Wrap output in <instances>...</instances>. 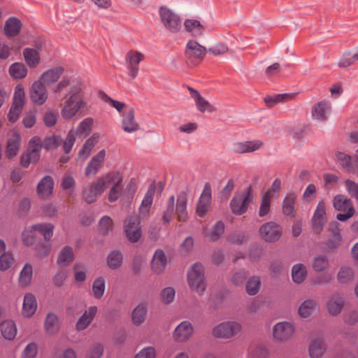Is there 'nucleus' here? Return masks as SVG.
<instances>
[{"mask_svg":"<svg viewBox=\"0 0 358 358\" xmlns=\"http://www.w3.org/2000/svg\"><path fill=\"white\" fill-rule=\"evenodd\" d=\"M176 212L177 220L185 222L189 218L187 212V198L185 194L177 196L176 201L174 195H171L166 203V209L163 213L162 220L165 223H169Z\"/></svg>","mask_w":358,"mask_h":358,"instance_id":"f257e3e1","label":"nucleus"},{"mask_svg":"<svg viewBox=\"0 0 358 358\" xmlns=\"http://www.w3.org/2000/svg\"><path fill=\"white\" fill-rule=\"evenodd\" d=\"M66 98L65 101L61 104V115L65 120L72 119L87 106L81 86H72L70 95Z\"/></svg>","mask_w":358,"mask_h":358,"instance_id":"f03ea898","label":"nucleus"},{"mask_svg":"<svg viewBox=\"0 0 358 358\" xmlns=\"http://www.w3.org/2000/svg\"><path fill=\"white\" fill-rule=\"evenodd\" d=\"M187 282L189 289L201 296L207 287L205 268L202 264L196 262L192 264L187 273Z\"/></svg>","mask_w":358,"mask_h":358,"instance_id":"7ed1b4c3","label":"nucleus"},{"mask_svg":"<svg viewBox=\"0 0 358 358\" xmlns=\"http://www.w3.org/2000/svg\"><path fill=\"white\" fill-rule=\"evenodd\" d=\"M242 324L235 320L222 322L213 327L212 336L216 339L229 340L238 336L242 331Z\"/></svg>","mask_w":358,"mask_h":358,"instance_id":"20e7f679","label":"nucleus"},{"mask_svg":"<svg viewBox=\"0 0 358 358\" xmlns=\"http://www.w3.org/2000/svg\"><path fill=\"white\" fill-rule=\"evenodd\" d=\"M109 173L98 178L95 181L83 188V196L87 203L95 202L108 188Z\"/></svg>","mask_w":358,"mask_h":358,"instance_id":"39448f33","label":"nucleus"},{"mask_svg":"<svg viewBox=\"0 0 358 358\" xmlns=\"http://www.w3.org/2000/svg\"><path fill=\"white\" fill-rule=\"evenodd\" d=\"M109 173L98 178L95 181L83 188V196L87 203L95 202L108 188Z\"/></svg>","mask_w":358,"mask_h":358,"instance_id":"423d86ee","label":"nucleus"},{"mask_svg":"<svg viewBox=\"0 0 358 358\" xmlns=\"http://www.w3.org/2000/svg\"><path fill=\"white\" fill-rule=\"evenodd\" d=\"M109 173L98 178L95 181L83 188V196L87 203L95 202L108 188Z\"/></svg>","mask_w":358,"mask_h":358,"instance_id":"0eeeda50","label":"nucleus"},{"mask_svg":"<svg viewBox=\"0 0 358 358\" xmlns=\"http://www.w3.org/2000/svg\"><path fill=\"white\" fill-rule=\"evenodd\" d=\"M252 199L253 193L251 187H248L243 192L236 194L230 202L232 213L238 215L245 213Z\"/></svg>","mask_w":358,"mask_h":358,"instance_id":"6e6552de","label":"nucleus"},{"mask_svg":"<svg viewBox=\"0 0 358 358\" xmlns=\"http://www.w3.org/2000/svg\"><path fill=\"white\" fill-rule=\"evenodd\" d=\"M333 205L336 210L343 212L336 215V218L341 222H345L351 218L355 213V209L350 199L343 194L334 196Z\"/></svg>","mask_w":358,"mask_h":358,"instance_id":"1a4fd4ad","label":"nucleus"},{"mask_svg":"<svg viewBox=\"0 0 358 358\" xmlns=\"http://www.w3.org/2000/svg\"><path fill=\"white\" fill-rule=\"evenodd\" d=\"M160 21L164 28L172 32L176 33L181 28V20L177 13L166 6H161L159 8Z\"/></svg>","mask_w":358,"mask_h":358,"instance_id":"9d476101","label":"nucleus"},{"mask_svg":"<svg viewBox=\"0 0 358 358\" xmlns=\"http://www.w3.org/2000/svg\"><path fill=\"white\" fill-rule=\"evenodd\" d=\"M41 148V140L37 136L33 137L29 143L27 151L21 156V165L27 168L30 164L38 162L40 159Z\"/></svg>","mask_w":358,"mask_h":358,"instance_id":"9b49d317","label":"nucleus"},{"mask_svg":"<svg viewBox=\"0 0 358 358\" xmlns=\"http://www.w3.org/2000/svg\"><path fill=\"white\" fill-rule=\"evenodd\" d=\"M295 332L294 324L287 321L279 322L274 324L272 329L273 339L284 343L292 338Z\"/></svg>","mask_w":358,"mask_h":358,"instance_id":"f8f14e48","label":"nucleus"},{"mask_svg":"<svg viewBox=\"0 0 358 358\" xmlns=\"http://www.w3.org/2000/svg\"><path fill=\"white\" fill-rule=\"evenodd\" d=\"M122 180L123 178L120 172H109L108 187H111L108 194V199L110 202H114L120 198L123 189Z\"/></svg>","mask_w":358,"mask_h":358,"instance_id":"ddd939ff","label":"nucleus"},{"mask_svg":"<svg viewBox=\"0 0 358 358\" xmlns=\"http://www.w3.org/2000/svg\"><path fill=\"white\" fill-rule=\"evenodd\" d=\"M139 218L136 216H131L124 221V232L131 243L138 242L142 236Z\"/></svg>","mask_w":358,"mask_h":358,"instance_id":"4468645a","label":"nucleus"},{"mask_svg":"<svg viewBox=\"0 0 358 358\" xmlns=\"http://www.w3.org/2000/svg\"><path fill=\"white\" fill-rule=\"evenodd\" d=\"M259 235L266 242H275L282 235V228L274 222L262 224L259 229Z\"/></svg>","mask_w":358,"mask_h":358,"instance_id":"2eb2a0df","label":"nucleus"},{"mask_svg":"<svg viewBox=\"0 0 358 358\" xmlns=\"http://www.w3.org/2000/svg\"><path fill=\"white\" fill-rule=\"evenodd\" d=\"M327 343L322 335L313 336L308 346L310 358H323L327 351Z\"/></svg>","mask_w":358,"mask_h":358,"instance_id":"dca6fc26","label":"nucleus"},{"mask_svg":"<svg viewBox=\"0 0 358 358\" xmlns=\"http://www.w3.org/2000/svg\"><path fill=\"white\" fill-rule=\"evenodd\" d=\"M211 199V187L209 184H206L196 203V213L198 216L203 217L209 212Z\"/></svg>","mask_w":358,"mask_h":358,"instance_id":"f3484780","label":"nucleus"},{"mask_svg":"<svg viewBox=\"0 0 358 358\" xmlns=\"http://www.w3.org/2000/svg\"><path fill=\"white\" fill-rule=\"evenodd\" d=\"M194 334V328L190 322H181L173 332V339L177 343H185L189 341Z\"/></svg>","mask_w":358,"mask_h":358,"instance_id":"a211bd4d","label":"nucleus"},{"mask_svg":"<svg viewBox=\"0 0 358 358\" xmlns=\"http://www.w3.org/2000/svg\"><path fill=\"white\" fill-rule=\"evenodd\" d=\"M144 59V55L140 52L130 50L125 57L126 66L128 69V75L131 78H135L138 73L139 63Z\"/></svg>","mask_w":358,"mask_h":358,"instance_id":"6ab92c4d","label":"nucleus"},{"mask_svg":"<svg viewBox=\"0 0 358 358\" xmlns=\"http://www.w3.org/2000/svg\"><path fill=\"white\" fill-rule=\"evenodd\" d=\"M264 143L260 140L245 141L236 142L231 146V150L237 154L253 152L261 149Z\"/></svg>","mask_w":358,"mask_h":358,"instance_id":"aec40b11","label":"nucleus"},{"mask_svg":"<svg viewBox=\"0 0 358 358\" xmlns=\"http://www.w3.org/2000/svg\"><path fill=\"white\" fill-rule=\"evenodd\" d=\"M312 222L314 232L320 234L327 222L326 206L323 201L318 203L312 219Z\"/></svg>","mask_w":358,"mask_h":358,"instance_id":"412c9836","label":"nucleus"},{"mask_svg":"<svg viewBox=\"0 0 358 358\" xmlns=\"http://www.w3.org/2000/svg\"><path fill=\"white\" fill-rule=\"evenodd\" d=\"M345 305L343 297L339 294H333L330 295L325 303V307L327 313L331 316L338 315Z\"/></svg>","mask_w":358,"mask_h":358,"instance_id":"4be33fe9","label":"nucleus"},{"mask_svg":"<svg viewBox=\"0 0 358 358\" xmlns=\"http://www.w3.org/2000/svg\"><path fill=\"white\" fill-rule=\"evenodd\" d=\"M122 129L127 133H134L140 129V124L135 119L134 108H127L122 115Z\"/></svg>","mask_w":358,"mask_h":358,"instance_id":"5701e85b","label":"nucleus"},{"mask_svg":"<svg viewBox=\"0 0 358 358\" xmlns=\"http://www.w3.org/2000/svg\"><path fill=\"white\" fill-rule=\"evenodd\" d=\"M45 86L39 80H36L32 84L30 89V97L34 103L42 105L48 99V92Z\"/></svg>","mask_w":358,"mask_h":358,"instance_id":"b1692460","label":"nucleus"},{"mask_svg":"<svg viewBox=\"0 0 358 358\" xmlns=\"http://www.w3.org/2000/svg\"><path fill=\"white\" fill-rule=\"evenodd\" d=\"M98 308L96 306L88 307L80 317L76 324V329L78 331L86 329L92 322L97 314Z\"/></svg>","mask_w":358,"mask_h":358,"instance_id":"393cba45","label":"nucleus"},{"mask_svg":"<svg viewBox=\"0 0 358 358\" xmlns=\"http://www.w3.org/2000/svg\"><path fill=\"white\" fill-rule=\"evenodd\" d=\"M105 157L106 151L104 150H100L94 155L89 162L85 169V176L87 177L95 176L102 166Z\"/></svg>","mask_w":358,"mask_h":358,"instance_id":"a878e982","label":"nucleus"},{"mask_svg":"<svg viewBox=\"0 0 358 358\" xmlns=\"http://www.w3.org/2000/svg\"><path fill=\"white\" fill-rule=\"evenodd\" d=\"M54 181L51 176L43 177L38 182L36 189L37 195L40 199H48L52 194Z\"/></svg>","mask_w":358,"mask_h":358,"instance_id":"bb28decb","label":"nucleus"},{"mask_svg":"<svg viewBox=\"0 0 358 358\" xmlns=\"http://www.w3.org/2000/svg\"><path fill=\"white\" fill-rule=\"evenodd\" d=\"M167 265V258L162 250L158 249L154 253L152 262V271L156 274H161Z\"/></svg>","mask_w":358,"mask_h":358,"instance_id":"cd10ccee","label":"nucleus"},{"mask_svg":"<svg viewBox=\"0 0 358 358\" xmlns=\"http://www.w3.org/2000/svg\"><path fill=\"white\" fill-rule=\"evenodd\" d=\"M331 110V103L327 101H322L315 104L312 109V117L317 121L327 120Z\"/></svg>","mask_w":358,"mask_h":358,"instance_id":"c85d7f7f","label":"nucleus"},{"mask_svg":"<svg viewBox=\"0 0 358 358\" xmlns=\"http://www.w3.org/2000/svg\"><path fill=\"white\" fill-rule=\"evenodd\" d=\"M155 193V187L153 185H151L148 188V189L141 202V204L139 207V217L138 218H144L149 215V213H150V208H151V206L152 204Z\"/></svg>","mask_w":358,"mask_h":358,"instance_id":"c756f323","label":"nucleus"},{"mask_svg":"<svg viewBox=\"0 0 358 358\" xmlns=\"http://www.w3.org/2000/svg\"><path fill=\"white\" fill-rule=\"evenodd\" d=\"M64 73V69L57 66L45 71L38 80L45 85H50L56 83Z\"/></svg>","mask_w":358,"mask_h":358,"instance_id":"7c9ffc66","label":"nucleus"},{"mask_svg":"<svg viewBox=\"0 0 358 358\" xmlns=\"http://www.w3.org/2000/svg\"><path fill=\"white\" fill-rule=\"evenodd\" d=\"M37 301L31 293H27L24 296L22 313L26 317H31L37 309Z\"/></svg>","mask_w":358,"mask_h":358,"instance_id":"2f4dec72","label":"nucleus"},{"mask_svg":"<svg viewBox=\"0 0 358 358\" xmlns=\"http://www.w3.org/2000/svg\"><path fill=\"white\" fill-rule=\"evenodd\" d=\"M148 306L145 303H141L131 311V322L135 326L143 324L147 317Z\"/></svg>","mask_w":358,"mask_h":358,"instance_id":"473e14b6","label":"nucleus"},{"mask_svg":"<svg viewBox=\"0 0 358 358\" xmlns=\"http://www.w3.org/2000/svg\"><path fill=\"white\" fill-rule=\"evenodd\" d=\"M20 145V136L17 132H13L8 138L5 155L8 158L15 157L17 152Z\"/></svg>","mask_w":358,"mask_h":358,"instance_id":"72a5a7b5","label":"nucleus"},{"mask_svg":"<svg viewBox=\"0 0 358 358\" xmlns=\"http://www.w3.org/2000/svg\"><path fill=\"white\" fill-rule=\"evenodd\" d=\"M206 54V48L194 41L187 44L186 55L192 59H202Z\"/></svg>","mask_w":358,"mask_h":358,"instance_id":"f704fd0d","label":"nucleus"},{"mask_svg":"<svg viewBox=\"0 0 358 358\" xmlns=\"http://www.w3.org/2000/svg\"><path fill=\"white\" fill-rule=\"evenodd\" d=\"M336 278L340 284L348 285L354 280L355 271L349 266H342L338 271Z\"/></svg>","mask_w":358,"mask_h":358,"instance_id":"c9c22d12","label":"nucleus"},{"mask_svg":"<svg viewBox=\"0 0 358 358\" xmlns=\"http://www.w3.org/2000/svg\"><path fill=\"white\" fill-rule=\"evenodd\" d=\"M336 159L337 162L342 166L347 172L355 173L356 172L354 167V162L352 161V157L349 155L343 152H336Z\"/></svg>","mask_w":358,"mask_h":358,"instance_id":"e433bc0d","label":"nucleus"},{"mask_svg":"<svg viewBox=\"0 0 358 358\" xmlns=\"http://www.w3.org/2000/svg\"><path fill=\"white\" fill-rule=\"evenodd\" d=\"M99 135L96 134H93L90 138H88L83 148L78 152V159L85 161L90 155L93 148L97 143Z\"/></svg>","mask_w":358,"mask_h":358,"instance_id":"4c0bfd02","label":"nucleus"},{"mask_svg":"<svg viewBox=\"0 0 358 358\" xmlns=\"http://www.w3.org/2000/svg\"><path fill=\"white\" fill-rule=\"evenodd\" d=\"M317 305L315 300L312 299H306L299 306L298 313L299 316L302 318L310 317L317 307Z\"/></svg>","mask_w":358,"mask_h":358,"instance_id":"58836bf2","label":"nucleus"},{"mask_svg":"<svg viewBox=\"0 0 358 358\" xmlns=\"http://www.w3.org/2000/svg\"><path fill=\"white\" fill-rule=\"evenodd\" d=\"M22 24L20 20L12 17L8 18L4 26V33L8 36H15L20 31Z\"/></svg>","mask_w":358,"mask_h":358,"instance_id":"ea45409f","label":"nucleus"},{"mask_svg":"<svg viewBox=\"0 0 358 358\" xmlns=\"http://www.w3.org/2000/svg\"><path fill=\"white\" fill-rule=\"evenodd\" d=\"M2 336L7 340H13L17 334V327L12 320H5L0 325Z\"/></svg>","mask_w":358,"mask_h":358,"instance_id":"a19ab883","label":"nucleus"},{"mask_svg":"<svg viewBox=\"0 0 358 358\" xmlns=\"http://www.w3.org/2000/svg\"><path fill=\"white\" fill-rule=\"evenodd\" d=\"M338 224L337 222L331 223L329 225L330 235L327 242V245L330 248H337L341 242V235L338 229Z\"/></svg>","mask_w":358,"mask_h":358,"instance_id":"79ce46f5","label":"nucleus"},{"mask_svg":"<svg viewBox=\"0 0 358 358\" xmlns=\"http://www.w3.org/2000/svg\"><path fill=\"white\" fill-rule=\"evenodd\" d=\"M308 271L303 264H296L292 268V278L296 284H301L307 278Z\"/></svg>","mask_w":358,"mask_h":358,"instance_id":"37998d69","label":"nucleus"},{"mask_svg":"<svg viewBox=\"0 0 358 358\" xmlns=\"http://www.w3.org/2000/svg\"><path fill=\"white\" fill-rule=\"evenodd\" d=\"M296 195L294 193L288 194L284 199L282 203L283 213L287 216H295V203Z\"/></svg>","mask_w":358,"mask_h":358,"instance_id":"c03bdc74","label":"nucleus"},{"mask_svg":"<svg viewBox=\"0 0 358 358\" xmlns=\"http://www.w3.org/2000/svg\"><path fill=\"white\" fill-rule=\"evenodd\" d=\"M74 254L71 247L65 246L59 252L57 258V264L60 267H64L69 265L73 259Z\"/></svg>","mask_w":358,"mask_h":358,"instance_id":"a18cd8bd","label":"nucleus"},{"mask_svg":"<svg viewBox=\"0 0 358 358\" xmlns=\"http://www.w3.org/2000/svg\"><path fill=\"white\" fill-rule=\"evenodd\" d=\"M311 266L316 272L324 271L329 267L328 257L324 254L315 256L312 260Z\"/></svg>","mask_w":358,"mask_h":358,"instance_id":"49530a36","label":"nucleus"},{"mask_svg":"<svg viewBox=\"0 0 358 358\" xmlns=\"http://www.w3.org/2000/svg\"><path fill=\"white\" fill-rule=\"evenodd\" d=\"M33 276V268L30 264H26L20 273L18 283L20 287L29 285Z\"/></svg>","mask_w":358,"mask_h":358,"instance_id":"de8ad7c7","label":"nucleus"},{"mask_svg":"<svg viewBox=\"0 0 358 358\" xmlns=\"http://www.w3.org/2000/svg\"><path fill=\"white\" fill-rule=\"evenodd\" d=\"M108 266L113 270L119 268L122 263V255L120 251L115 250L111 251L106 257Z\"/></svg>","mask_w":358,"mask_h":358,"instance_id":"09e8293b","label":"nucleus"},{"mask_svg":"<svg viewBox=\"0 0 358 358\" xmlns=\"http://www.w3.org/2000/svg\"><path fill=\"white\" fill-rule=\"evenodd\" d=\"M23 55L27 65L31 67H36L40 62L38 52L33 48H26L23 51Z\"/></svg>","mask_w":358,"mask_h":358,"instance_id":"8fccbe9b","label":"nucleus"},{"mask_svg":"<svg viewBox=\"0 0 358 358\" xmlns=\"http://www.w3.org/2000/svg\"><path fill=\"white\" fill-rule=\"evenodd\" d=\"M27 71L26 66L20 62L13 63L9 68V73L14 79H22L25 78Z\"/></svg>","mask_w":358,"mask_h":358,"instance_id":"3c124183","label":"nucleus"},{"mask_svg":"<svg viewBox=\"0 0 358 358\" xmlns=\"http://www.w3.org/2000/svg\"><path fill=\"white\" fill-rule=\"evenodd\" d=\"M100 96L103 101L115 108L121 114V115L124 113L127 108H133L131 106H128L123 102L111 99L104 92H101Z\"/></svg>","mask_w":358,"mask_h":358,"instance_id":"603ef678","label":"nucleus"},{"mask_svg":"<svg viewBox=\"0 0 358 358\" xmlns=\"http://www.w3.org/2000/svg\"><path fill=\"white\" fill-rule=\"evenodd\" d=\"M106 290V279L104 277L100 276L93 281L92 283V294L94 298L101 299Z\"/></svg>","mask_w":358,"mask_h":358,"instance_id":"864d4df0","label":"nucleus"},{"mask_svg":"<svg viewBox=\"0 0 358 358\" xmlns=\"http://www.w3.org/2000/svg\"><path fill=\"white\" fill-rule=\"evenodd\" d=\"M294 94H279L274 96H267L264 98V102L268 107H273L278 103L285 102L292 99Z\"/></svg>","mask_w":358,"mask_h":358,"instance_id":"5fc2aeb1","label":"nucleus"},{"mask_svg":"<svg viewBox=\"0 0 358 358\" xmlns=\"http://www.w3.org/2000/svg\"><path fill=\"white\" fill-rule=\"evenodd\" d=\"M72 86H80V85L78 83H71L69 79L64 78L52 88V92L55 94H61L62 92L66 91L67 94L65 97H67L70 95V91Z\"/></svg>","mask_w":358,"mask_h":358,"instance_id":"6e6d98bb","label":"nucleus"},{"mask_svg":"<svg viewBox=\"0 0 358 358\" xmlns=\"http://www.w3.org/2000/svg\"><path fill=\"white\" fill-rule=\"evenodd\" d=\"M59 322L57 317L52 313H49L45 321V329L50 335L56 334L59 330Z\"/></svg>","mask_w":358,"mask_h":358,"instance_id":"4d7b16f0","label":"nucleus"},{"mask_svg":"<svg viewBox=\"0 0 358 358\" xmlns=\"http://www.w3.org/2000/svg\"><path fill=\"white\" fill-rule=\"evenodd\" d=\"M33 229L41 234L46 241H50L53 235L54 226L50 223H40L33 225Z\"/></svg>","mask_w":358,"mask_h":358,"instance_id":"13d9d810","label":"nucleus"},{"mask_svg":"<svg viewBox=\"0 0 358 358\" xmlns=\"http://www.w3.org/2000/svg\"><path fill=\"white\" fill-rule=\"evenodd\" d=\"M260 287V278L259 276H252L246 282L245 290L249 295L254 296L259 292Z\"/></svg>","mask_w":358,"mask_h":358,"instance_id":"bf43d9fd","label":"nucleus"},{"mask_svg":"<svg viewBox=\"0 0 358 358\" xmlns=\"http://www.w3.org/2000/svg\"><path fill=\"white\" fill-rule=\"evenodd\" d=\"M268 355V349L262 345L250 346L248 350L249 358H267Z\"/></svg>","mask_w":358,"mask_h":358,"instance_id":"052dcab7","label":"nucleus"},{"mask_svg":"<svg viewBox=\"0 0 358 358\" xmlns=\"http://www.w3.org/2000/svg\"><path fill=\"white\" fill-rule=\"evenodd\" d=\"M113 222L109 216H103L99 222V233L101 235L106 236L113 231Z\"/></svg>","mask_w":358,"mask_h":358,"instance_id":"680f3d73","label":"nucleus"},{"mask_svg":"<svg viewBox=\"0 0 358 358\" xmlns=\"http://www.w3.org/2000/svg\"><path fill=\"white\" fill-rule=\"evenodd\" d=\"M94 120L91 117H87L80 122L77 127L76 134L80 136H86L92 129Z\"/></svg>","mask_w":358,"mask_h":358,"instance_id":"e2e57ef3","label":"nucleus"},{"mask_svg":"<svg viewBox=\"0 0 358 358\" xmlns=\"http://www.w3.org/2000/svg\"><path fill=\"white\" fill-rule=\"evenodd\" d=\"M194 100L195 101L197 110H199L200 112L213 113L215 111V108L201 94L196 96V98L194 99Z\"/></svg>","mask_w":358,"mask_h":358,"instance_id":"0e129e2a","label":"nucleus"},{"mask_svg":"<svg viewBox=\"0 0 358 358\" xmlns=\"http://www.w3.org/2000/svg\"><path fill=\"white\" fill-rule=\"evenodd\" d=\"M184 25L186 30L187 31L192 32L194 35H200L202 33L203 27L200 22L196 20H186Z\"/></svg>","mask_w":358,"mask_h":358,"instance_id":"69168bd1","label":"nucleus"},{"mask_svg":"<svg viewBox=\"0 0 358 358\" xmlns=\"http://www.w3.org/2000/svg\"><path fill=\"white\" fill-rule=\"evenodd\" d=\"M104 348L102 344L95 343L91 345L87 350L85 358H101Z\"/></svg>","mask_w":358,"mask_h":358,"instance_id":"338daca9","label":"nucleus"},{"mask_svg":"<svg viewBox=\"0 0 358 358\" xmlns=\"http://www.w3.org/2000/svg\"><path fill=\"white\" fill-rule=\"evenodd\" d=\"M62 143V138L58 136H48L42 142V148L49 150L54 149Z\"/></svg>","mask_w":358,"mask_h":358,"instance_id":"774afa93","label":"nucleus"}]
</instances>
